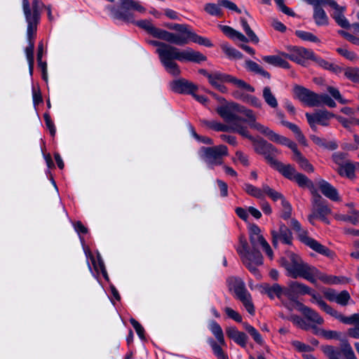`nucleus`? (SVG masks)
<instances>
[{
	"mask_svg": "<svg viewBox=\"0 0 359 359\" xmlns=\"http://www.w3.org/2000/svg\"><path fill=\"white\" fill-rule=\"evenodd\" d=\"M224 311L229 318L235 320L237 323L242 322V316L239 314V313L230 307H225L224 308Z\"/></svg>",
	"mask_w": 359,
	"mask_h": 359,
	"instance_id": "0e129e2a",
	"label": "nucleus"
},
{
	"mask_svg": "<svg viewBox=\"0 0 359 359\" xmlns=\"http://www.w3.org/2000/svg\"><path fill=\"white\" fill-rule=\"evenodd\" d=\"M282 205V210H281V214L280 217L286 220L290 218L292 215V208L290 205V203L285 199V201H283L281 203Z\"/></svg>",
	"mask_w": 359,
	"mask_h": 359,
	"instance_id": "13d9d810",
	"label": "nucleus"
},
{
	"mask_svg": "<svg viewBox=\"0 0 359 359\" xmlns=\"http://www.w3.org/2000/svg\"><path fill=\"white\" fill-rule=\"evenodd\" d=\"M310 127L314 131L317 130V124L327 126L331 118L335 115L326 109L318 110L313 114L306 113L305 114Z\"/></svg>",
	"mask_w": 359,
	"mask_h": 359,
	"instance_id": "4468645a",
	"label": "nucleus"
},
{
	"mask_svg": "<svg viewBox=\"0 0 359 359\" xmlns=\"http://www.w3.org/2000/svg\"><path fill=\"white\" fill-rule=\"evenodd\" d=\"M222 5H219V1L217 4L208 3L204 6V10L209 15L216 17H221L223 15V12L220 8Z\"/></svg>",
	"mask_w": 359,
	"mask_h": 359,
	"instance_id": "a19ab883",
	"label": "nucleus"
},
{
	"mask_svg": "<svg viewBox=\"0 0 359 359\" xmlns=\"http://www.w3.org/2000/svg\"><path fill=\"white\" fill-rule=\"evenodd\" d=\"M266 136L271 140L274 142L285 145L289 147L293 151V156H297L301 152L297 149V144L289 140L288 138L281 136L277 133H276L272 130H269Z\"/></svg>",
	"mask_w": 359,
	"mask_h": 359,
	"instance_id": "412c9836",
	"label": "nucleus"
},
{
	"mask_svg": "<svg viewBox=\"0 0 359 359\" xmlns=\"http://www.w3.org/2000/svg\"><path fill=\"white\" fill-rule=\"evenodd\" d=\"M280 55H265L262 57L263 61L273 66L289 69L290 64Z\"/></svg>",
	"mask_w": 359,
	"mask_h": 359,
	"instance_id": "7c9ffc66",
	"label": "nucleus"
},
{
	"mask_svg": "<svg viewBox=\"0 0 359 359\" xmlns=\"http://www.w3.org/2000/svg\"><path fill=\"white\" fill-rule=\"evenodd\" d=\"M221 48L225 54L231 58L241 59L243 57V54L241 52L231 47L227 43H222Z\"/></svg>",
	"mask_w": 359,
	"mask_h": 359,
	"instance_id": "8fccbe9b",
	"label": "nucleus"
},
{
	"mask_svg": "<svg viewBox=\"0 0 359 359\" xmlns=\"http://www.w3.org/2000/svg\"><path fill=\"white\" fill-rule=\"evenodd\" d=\"M299 166L308 172H313L314 171L313 166L309 162V161L300 153L296 156L292 157Z\"/></svg>",
	"mask_w": 359,
	"mask_h": 359,
	"instance_id": "79ce46f5",
	"label": "nucleus"
},
{
	"mask_svg": "<svg viewBox=\"0 0 359 359\" xmlns=\"http://www.w3.org/2000/svg\"><path fill=\"white\" fill-rule=\"evenodd\" d=\"M359 169L358 162H352L349 161L348 164L346 165V177L352 179L355 177V170Z\"/></svg>",
	"mask_w": 359,
	"mask_h": 359,
	"instance_id": "e2e57ef3",
	"label": "nucleus"
},
{
	"mask_svg": "<svg viewBox=\"0 0 359 359\" xmlns=\"http://www.w3.org/2000/svg\"><path fill=\"white\" fill-rule=\"evenodd\" d=\"M281 123L283 126L287 127L290 130H291L294 133L297 140L299 143H301L304 145L306 144V137L302 133L300 128L297 125H295L292 123L288 122V121H282Z\"/></svg>",
	"mask_w": 359,
	"mask_h": 359,
	"instance_id": "f704fd0d",
	"label": "nucleus"
},
{
	"mask_svg": "<svg viewBox=\"0 0 359 359\" xmlns=\"http://www.w3.org/2000/svg\"><path fill=\"white\" fill-rule=\"evenodd\" d=\"M236 107H239V104L232 103L224 106H221L217 109L218 114L229 124L230 126L236 122L241 121V118L237 114L238 113V109Z\"/></svg>",
	"mask_w": 359,
	"mask_h": 359,
	"instance_id": "2eb2a0df",
	"label": "nucleus"
},
{
	"mask_svg": "<svg viewBox=\"0 0 359 359\" xmlns=\"http://www.w3.org/2000/svg\"><path fill=\"white\" fill-rule=\"evenodd\" d=\"M316 183L325 197L334 201L340 200L337 190L330 183L323 179L318 180Z\"/></svg>",
	"mask_w": 359,
	"mask_h": 359,
	"instance_id": "a878e982",
	"label": "nucleus"
},
{
	"mask_svg": "<svg viewBox=\"0 0 359 359\" xmlns=\"http://www.w3.org/2000/svg\"><path fill=\"white\" fill-rule=\"evenodd\" d=\"M327 90L330 94V95L334 99L337 100L340 104H347V103L350 102L349 100H348L346 99H344L341 95V93H340L339 90L337 88H334L333 86H328L327 88Z\"/></svg>",
	"mask_w": 359,
	"mask_h": 359,
	"instance_id": "864d4df0",
	"label": "nucleus"
},
{
	"mask_svg": "<svg viewBox=\"0 0 359 359\" xmlns=\"http://www.w3.org/2000/svg\"><path fill=\"white\" fill-rule=\"evenodd\" d=\"M228 287L231 291H235L236 289H239L241 286L240 284H243L244 282L238 278L230 277L226 280Z\"/></svg>",
	"mask_w": 359,
	"mask_h": 359,
	"instance_id": "680f3d73",
	"label": "nucleus"
},
{
	"mask_svg": "<svg viewBox=\"0 0 359 359\" xmlns=\"http://www.w3.org/2000/svg\"><path fill=\"white\" fill-rule=\"evenodd\" d=\"M263 98L265 102L271 108H276L278 105V101L272 93L271 88L269 86H266L263 89Z\"/></svg>",
	"mask_w": 359,
	"mask_h": 359,
	"instance_id": "4c0bfd02",
	"label": "nucleus"
},
{
	"mask_svg": "<svg viewBox=\"0 0 359 359\" xmlns=\"http://www.w3.org/2000/svg\"><path fill=\"white\" fill-rule=\"evenodd\" d=\"M244 329L252 337L253 339L259 344L263 343V339L258 331L248 323H243Z\"/></svg>",
	"mask_w": 359,
	"mask_h": 359,
	"instance_id": "3c124183",
	"label": "nucleus"
},
{
	"mask_svg": "<svg viewBox=\"0 0 359 359\" xmlns=\"http://www.w3.org/2000/svg\"><path fill=\"white\" fill-rule=\"evenodd\" d=\"M311 194V213L308 216V220L311 224H314V220L319 219L326 224H329L327 217L332 213L331 209L327 202L317 192L314 184L313 188H309Z\"/></svg>",
	"mask_w": 359,
	"mask_h": 359,
	"instance_id": "20e7f679",
	"label": "nucleus"
},
{
	"mask_svg": "<svg viewBox=\"0 0 359 359\" xmlns=\"http://www.w3.org/2000/svg\"><path fill=\"white\" fill-rule=\"evenodd\" d=\"M249 236L250 243L252 247V250H258L257 248L262 246L263 250L266 252L267 256L270 258H273V251L264 239L261 233V229L256 224H250L249 226Z\"/></svg>",
	"mask_w": 359,
	"mask_h": 359,
	"instance_id": "ddd939ff",
	"label": "nucleus"
},
{
	"mask_svg": "<svg viewBox=\"0 0 359 359\" xmlns=\"http://www.w3.org/2000/svg\"><path fill=\"white\" fill-rule=\"evenodd\" d=\"M222 31L229 37L231 39H237L241 41L247 42L248 41V38L244 36L242 33L236 31L232 27L226 25L221 26Z\"/></svg>",
	"mask_w": 359,
	"mask_h": 359,
	"instance_id": "c9c22d12",
	"label": "nucleus"
},
{
	"mask_svg": "<svg viewBox=\"0 0 359 359\" xmlns=\"http://www.w3.org/2000/svg\"><path fill=\"white\" fill-rule=\"evenodd\" d=\"M241 121L236 122L233 125L231 126V130L233 132H236L241 135L242 136L247 137L250 140H252V136L249 134V132L245 126H243L241 125Z\"/></svg>",
	"mask_w": 359,
	"mask_h": 359,
	"instance_id": "6e6d98bb",
	"label": "nucleus"
},
{
	"mask_svg": "<svg viewBox=\"0 0 359 359\" xmlns=\"http://www.w3.org/2000/svg\"><path fill=\"white\" fill-rule=\"evenodd\" d=\"M332 161L335 164L333 168L342 177H346V165L349 163V159L347 158V154L337 151L332 154Z\"/></svg>",
	"mask_w": 359,
	"mask_h": 359,
	"instance_id": "6ab92c4d",
	"label": "nucleus"
},
{
	"mask_svg": "<svg viewBox=\"0 0 359 359\" xmlns=\"http://www.w3.org/2000/svg\"><path fill=\"white\" fill-rule=\"evenodd\" d=\"M135 24L147 31L153 36L159 39L164 40L169 43H183V41L172 35L171 32L156 27L149 20H143L137 22L135 21Z\"/></svg>",
	"mask_w": 359,
	"mask_h": 359,
	"instance_id": "f8f14e48",
	"label": "nucleus"
},
{
	"mask_svg": "<svg viewBox=\"0 0 359 359\" xmlns=\"http://www.w3.org/2000/svg\"><path fill=\"white\" fill-rule=\"evenodd\" d=\"M290 225L292 228L297 233L299 240L303 243L323 255L328 257H332L334 254L333 252L325 246L321 245L315 239L309 237L307 231L302 228L300 223L297 219H292L290 221Z\"/></svg>",
	"mask_w": 359,
	"mask_h": 359,
	"instance_id": "6e6552de",
	"label": "nucleus"
},
{
	"mask_svg": "<svg viewBox=\"0 0 359 359\" xmlns=\"http://www.w3.org/2000/svg\"><path fill=\"white\" fill-rule=\"evenodd\" d=\"M341 352L346 359H357L353 350L349 344H345L342 348Z\"/></svg>",
	"mask_w": 359,
	"mask_h": 359,
	"instance_id": "774afa93",
	"label": "nucleus"
},
{
	"mask_svg": "<svg viewBox=\"0 0 359 359\" xmlns=\"http://www.w3.org/2000/svg\"><path fill=\"white\" fill-rule=\"evenodd\" d=\"M166 27L170 29H173L178 32L180 33L179 34H175L173 33L171 34L175 36L176 37L180 38V40L183 41V43H173L174 44L182 46L187 43L189 41L190 31L189 30L188 27L187 25L181 24H168L166 25Z\"/></svg>",
	"mask_w": 359,
	"mask_h": 359,
	"instance_id": "bb28decb",
	"label": "nucleus"
},
{
	"mask_svg": "<svg viewBox=\"0 0 359 359\" xmlns=\"http://www.w3.org/2000/svg\"><path fill=\"white\" fill-rule=\"evenodd\" d=\"M201 123L203 126H205L215 131L227 132L231 130V126H227L215 121H207L202 120Z\"/></svg>",
	"mask_w": 359,
	"mask_h": 359,
	"instance_id": "ea45409f",
	"label": "nucleus"
},
{
	"mask_svg": "<svg viewBox=\"0 0 359 359\" xmlns=\"http://www.w3.org/2000/svg\"><path fill=\"white\" fill-rule=\"evenodd\" d=\"M208 81L215 88L223 93L227 91V88L223 84L226 82L231 83L238 88L249 92L255 91V88L243 80L219 72H212L211 76H208Z\"/></svg>",
	"mask_w": 359,
	"mask_h": 359,
	"instance_id": "39448f33",
	"label": "nucleus"
},
{
	"mask_svg": "<svg viewBox=\"0 0 359 359\" xmlns=\"http://www.w3.org/2000/svg\"><path fill=\"white\" fill-rule=\"evenodd\" d=\"M313 19L316 24L318 26L328 25V17L325 11L320 6L314 7Z\"/></svg>",
	"mask_w": 359,
	"mask_h": 359,
	"instance_id": "473e14b6",
	"label": "nucleus"
},
{
	"mask_svg": "<svg viewBox=\"0 0 359 359\" xmlns=\"http://www.w3.org/2000/svg\"><path fill=\"white\" fill-rule=\"evenodd\" d=\"M300 311L302 314L311 322L317 324L322 325L324 323L323 318L314 310L311 308L302 305Z\"/></svg>",
	"mask_w": 359,
	"mask_h": 359,
	"instance_id": "c756f323",
	"label": "nucleus"
},
{
	"mask_svg": "<svg viewBox=\"0 0 359 359\" xmlns=\"http://www.w3.org/2000/svg\"><path fill=\"white\" fill-rule=\"evenodd\" d=\"M240 97L243 102L252 105V107L261 108L262 106V102L254 95H242Z\"/></svg>",
	"mask_w": 359,
	"mask_h": 359,
	"instance_id": "4d7b16f0",
	"label": "nucleus"
},
{
	"mask_svg": "<svg viewBox=\"0 0 359 359\" xmlns=\"http://www.w3.org/2000/svg\"><path fill=\"white\" fill-rule=\"evenodd\" d=\"M236 107L238 109L239 114H243L246 117L245 119L242 120L243 121L248 123L251 128L259 131L266 136L270 128L257 122L256 116L251 109H247L241 105Z\"/></svg>",
	"mask_w": 359,
	"mask_h": 359,
	"instance_id": "dca6fc26",
	"label": "nucleus"
},
{
	"mask_svg": "<svg viewBox=\"0 0 359 359\" xmlns=\"http://www.w3.org/2000/svg\"><path fill=\"white\" fill-rule=\"evenodd\" d=\"M285 177L290 180L294 181L301 187L313 188V182L310 180L306 175L297 172L295 168L290 165H285L278 161L273 167Z\"/></svg>",
	"mask_w": 359,
	"mask_h": 359,
	"instance_id": "9b49d317",
	"label": "nucleus"
},
{
	"mask_svg": "<svg viewBox=\"0 0 359 359\" xmlns=\"http://www.w3.org/2000/svg\"><path fill=\"white\" fill-rule=\"evenodd\" d=\"M150 43L157 47L156 51L161 64L165 69L173 76H178L180 74V67L175 60L196 63L206 60L205 55L190 48L181 50L175 46L158 41H151Z\"/></svg>",
	"mask_w": 359,
	"mask_h": 359,
	"instance_id": "f257e3e1",
	"label": "nucleus"
},
{
	"mask_svg": "<svg viewBox=\"0 0 359 359\" xmlns=\"http://www.w3.org/2000/svg\"><path fill=\"white\" fill-rule=\"evenodd\" d=\"M335 318L347 325H354L355 326L359 324V313H355L351 316L346 317L337 312Z\"/></svg>",
	"mask_w": 359,
	"mask_h": 359,
	"instance_id": "49530a36",
	"label": "nucleus"
},
{
	"mask_svg": "<svg viewBox=\"0 0 359 359\" xmlns=\"http://www.w3.org/2000/svg\"><path fill=\"white\" fill-rule=\"evenodd\" d=\"M245 67L250 72L259 74L264 77L270 78V74L268 72L265 71L261 66H259L255 62L252 60L245 61Z\"/></svg>",
	"mask_w": 359,
	"mask_h": 359,
	"instance_id": "58836bf2",
	"label": "nucleus"
},
{
	"mask_svg": "<svg viewBox=\"0 0 359 359\" xmlns=\"http://www.w3.org/2000/svg\"><path fill=\"white\" fill-rule=\"evenodd\" d=\"M170 88L178 93L191 94L197 89L196 86L184 79H180L172 81L170 84Z\"/></svg>",
	"mask_w": 359,
	"mask_h": 359,
	"instance_id": "aec40b11",
	"label": "nucleus"
},
{
	"mask_svg": "<svg viewBox=\"0 0 359 359\" xmlns=\"http://www.w3.org/2000/svg\"><path fill=\"white\" fill-rule=\"evenodd\" d=\"M279 154V151L271 144V149H270L266 150V151L262 155L264 156L268 163H269L271 166L273 168L275 165L278 162V161L276 160L275 157Z\"/></svg>",
	"mask_w": 359,
	"mask_h": 359,
	"instance_id": "37998d69",
	"label": "nucleus"
},
{
	"mask_svg": "<svg viewBox=\"0 0 359 359\" xmlns=\"http://www.w3.org/2000/svg\"><path fill=\"white\" fill-rule=\"evenodd\" d=\"M209 329L215 337L218 342L223 346H226L224 333L221 326L215 320H211L209 324Z\"/></svg>",
	"mask_w": 359,
	"mask_h": 359,
	"instance_id": "2f4dec72",
	"label": "nucleus"
},
{
	"mask_svg": "<svg viewBox=\"0 0 359 359\" xmlns=\"http://www.w3.org/2000/svg\"><path fill=\"white\" fill-rule=\"evenodd\" d=\"M243 189L248 194L257 198H263L264 197L263 187L262 189H259L252 184L245 183L243 185Z\"/></svg>",
	"mask_w": 359,
	"mask_h": 359,
	"instance_id": "e433bc0d",
	"label": "nucleus"
},
{
	"mask_svg": "<svg viewBox=\"0 0 359 359\" xmlns=\"http://www.w3.org/2000/svg\"><path fill=\"white\" fill-rule=\"evenodd\" d=\"M345 11V6H339L334 10L332 17L339 26L342 28L348 29L351 27V24L344 14Z\"/></svg>",
	"mask_w": 359,
	"mask_h": 359,
	"instance_id": "c85d7f7f",
	"label": "nucleus"
},
{
	"mask_svg": "<svg viewBox=\"0 0 359 359\" xmlns=\"http://www.w3.org/2000/svg\"><path fill=\"white\" fill-rule=\"evenodd\" d=\"M234 163L239 162L244 166L249 165L248 156L241 151L236 152V156L233 158Z\"/></svg>",
	"mask_w": 359,
	"mask_h": 359,
	"instance_id": "69168bd1",
	"label": "nucleus"
},
{
	"mask_svg": "<svg viewBox=\"0 0 359 359\" xmlns=\"http://www.w3.org/2000/svg\"><path fill=\"white\" fill-rule=\"evenodd\" d=\"M312 330L314 334L321 335L327 339H337L339 337V334L336 331L325 330L317 326L312 327Z\"/></svg>",
	"mask_w": 359,
	"mask_h": 359,
	"instance_id": "a18cd8bd",
	"label": "nucleus"
},
{
	"mask_svg": "<svg viewBox=\"0 0 359 359\" xmlns=\"http://www.w3.org/2000/svg\"><path fill=\"white\" fill-rule=\"evenodd\" d=\"M22 6L27 26L30 31L33 27H37L41 18V12L43 7V3L41 0H32V5L29 0H22Z\"/></svg>",
	"mask_w": 359,
	"mask_h": 359,
	"instance_id": "9d476101",
	"label": "nucleus"
},
{
	"mask_svg": "<svg viewBox=\"0 0 359 359\" xmlns=\"http://www.w3.org/2000/svg\"><path fill=\"white\" fill-rule=\"evenodd\" d=\"M240 245L237 248V252L241 256L243 264L253 273H257V266L262 264V256L259 250L250 251L248 243L245 237L241 236L239 238Z\"/></svg>",
	"mask_w": 359,
	"mask_h": 359,
	"instance_id": "423d86ee",
	"label": "nucleus"
},
{
	"mask_svg": "<svg viewBox=\"0 0 359 359\" xmlns=\"http://www.w3.org/2000/svg\"><path fill=\"white\" fill-rule=\"evenodd\" d=\"M201 158L210 167L223 164L224 158L228 156V148L224 144L211 147H203L199 151Z\"/></svg>",
	"mask_w": 359,
	"mask_h": 359,
	"instance_id": "1a4fd4ad",
	"label": "nucleus"
},
{
	"mask_svg": "<svg viewBox=\"0 0 359 359\" xmlns=\"http://www.w3.org/2000/svg\"><path fill=\"white\" fill-rule=\"evenodd\" d=\"M281 55L299 64L304 63L306 59H315L312 50L302 47H292L290 49V53H281Z\"/></svg>",
	"mask_w": 359,
	"mask_h": 359,
	"instance_id": "f3484780",
	"label": "nucleus"
},
{
	"mask_svg": "<svg viewBox=\"0 0 359 359\" xmlns=\"http://www.w3.org/2000/svg\"><path fill=\"white\" fill-rule=\"evenodd\" d=\"M263 189L264 194H266L273 201H276L278 200H280L282 203L283 201L285 200V198L281 193L271 189L269 185L263 184Z\"/></svg>",
	"mask_w": 359,
	"mask_h": 359,
	"instance_id": "09e8293b",
	"label": "nucleus"
},
{
	"mask_svg": "<svg viewBox=\"0 0 359 359\" xmlns=\"http://www.w3.org/2000/svg\"><path fill=\"white\" fill-rule=\"evenodd\" d=\"M294 96L306 105L320 107L326 105L330 108L336 107V102L328 95L325 93L318 94L301 86H295L293 89Z\"/></svg>",
	"mask_w": 359,
	"mask_h": 359,
	"instance_id": "7ed1b4c3",
	"label": "nucleus"
},
{
	"mask_svg": "<svg viewBox=\"0 0 359 359\" xmlns=\"http://www.w3.org/2000/svg\"><path fill=\"white\" fill-rule=\"evenodd\" d=\"M189 39L194 41V43L205 46L206 47H211L212 46V43L208 39L198 36L191 32V31L190 34L189 36Z\"/></svg>",
	"mask_w": 359,
	"mask_h": 359,
	"instance_id": "5fc2aeb1",
	"label": "nucleus"
},
{
	"mask_svg": "<svg viewBox=\"0 0 359 359\" xmlns=\"http://www.w3.org/2000/svg\"><path fill=\"white\" fill-rule=\"evenodd\" d=\"M272 234V243L274 247H276L279 241H282L285 244H290L292 240V234L290 229L284 224H280L279 231H273Z\"/></svg>",
	"mask_w": 359,
	"mask_h": 359,
	"instance_id": "5701e85b",
	"label": "nucleus"
},
{
	"mask_svg": "<svg viewBox=\"0 0 359 359\" xmlns=\"http://www.w3.org/2000/svg\"><path fill=\"white\" fill-rule=\"evenodd\" d=\"M37 27H33V30L30 31L29 27H27V40L28 46L26 47L25 51L27 61L34 60V39L36 36Z\"/></svg>",
	"mask_w": 359,
	"mask_h": 359,
	"instance_id": "cd10ccee",
	"label": "nucleus"
},
{
	"mask_svg": "<svg viewBox=\"0 0 359 359\" xmlns=\"http://www.w3.org/2000/svg\"><path fill=\"white\" fill-rule=\"evenodd\" d=\"M321 350L328 359H340L341 351L338 348L327 345L322 346Z\"/></svg>",
	"mask_w": 359,
	"mask_h": 359,
	"instance_id": "c03bdc74",
	"label": "nucleus"
},
{
	"mask_svg": "<svg viewBox=\"0 0 359 359\" xmlns=\"http://www.w3.org/2000/svg\"><path fill=\"white\" fill-rule=\"evenodd\" d=\"M344 75L353 82L359 81V69L358 68H347L344 71Z\"/></svg>",
	"mask_w": 359,
	"mask_h": 359,
	"instance_id": "bf43d9fd",
	"label": "nucleus"
},
{
	"mask_svg": "<svg viewBox=\"0 0 359 359\" xmlns=\"http://www.w3.org/2000/svg\"><path fill=\"white\" fill-rule=\"evenodd\" d=\"M241 285L239 289H236L233 292L237 299H238L245 306L248 312L253 315L255 313V307L252 302L250 294L245 288V283L240 284Z\"/></svg>",
	"mask_w": 359,
	"mask_h": 359,
	"instance_id": "a211bd4d",
	"label": "nucleus"
},
{
	"mask_svg": "<svg viewBox=\"0 0 359 359\" xmlns=\"http://www.w3.org/2000/svg\"><path fill=\"white\" fill-rule=\"evenodd\" d=\"M312 302L316 304L320 309L326 312L327 314H330L334 318L336 315H337L338 311L327 304V303L323 301L320 297L313 294L312 296Z\"/></svg>",
	"mask_w": 359,
	"mask_h": 359,
	"instance_id": "72a5a7b5",
	"label": "nucleus"
},
{
	"mask_svg": "<svg viewBox=\"0 0 359 359\" xmlns=\"http://www.w3.org/2000/svg\"><path fill=\"white\" fill-rule=\"evenodd\" d=\"M291 320L294 324L298 325L299 327H301L302 329L305 330H308L310 329L312 330V327L314 326V325H309L308 323H306V321L304 319H302V318H300L299 316H292Z\"/></svg>",
	"mask_w": 359,
	"mask_h": 359,
	"instance_id": "338daca9",
	"label": "nucleus"
},
{
	"mask_svg": "<svg viewBox=\"0 0 359 359\" xmlns=\"http://www.w3.org/2000/svg\"><path fill=\"white\" fill-rule=\"evenodd\" d=\"M286 290L289 293L287 299L290 300H294L297 295L310 294L311 292L309 287L297 281L290 282L287 287H286Z\"/></svg>",
	"mask_w": 359,
	"mask_h": 359,
	"instance_id": "4be33fe9",
	"label": "nucleus"
},
{
	"mask_svg": "<svg viewBox=\"0 0 359 359\" xmlns=\"http://www.w3.org/2000/svg\"><path fill=\"white\" fill-rule=\"evenodd\" d=\"M264 292L271 298L274 299L276 297L278 298L283 303L284 297L287 298L289 295L286 287H281L278 284H273V285H266L263 287Z\"/></svg>",
	"mask_w": 359,
	"mask_h": 359,
	"instance_id": "393cba45",
	"label": "nucleus"
},
{
	"mask_svg": "<svg viewBox=\"0 0 359 359\" xmlns=\"http://www.w3.org/2000/svg\"><path fill=\"white\" fill-rule=\"evenodd\" d=\"M282 265L287 270L288 276L293 278L302 277L312 283H315L317 280L325 284L340 283L338 277L322 273L316 267L304 262L299 256L292 252L288 254L287 259L282 260Z\"/></svg>",
	"mask_w": 359,
	"mask_h": 359,
	"instance_id": "f03ea898",
	"label": "nucleus"
},
{
	"mask_svg": "<svg viewBox=\"0 0 359 359\" xmlns=\"http://www.w3.org/2000/svg\"><path fill=\"white\" fill-rule=\"evenodd\" d=\"M210 344L214 354L217 356L218 359H229L227 355L224 353L222 348V346L219 343L217 344L214 340H210Z\"/></svg>",
	"mask_w": 359,
	"mask_h": 359,
	"instance_id": "603ef678",
	"label": "nucleus"
},
{
	"mask_svg": "<svg viewBox=\"0 0 359 359\" xmlns=\"http://www.w3.org/2000/svg\"><path fill=\"white\" fill-rule=\"evenodd\" d=\"M296 35L299 38H300L304 41H312V42H319V39H318V37L316 36L315 35H313L311 32L299 30V31L296 32Z\"/></svg>",
	"mask_w": 359,
	"mask_h": 359,
	"instance_id": "052dcab7",
	"label": "nucleus"
},
{
	"mask_svg": "<svg viewBox=\"0 0 359 359\" xmlns=\"http://www.w3.org/2000/svg\"><path fill=\"white\" fill-rule=\"evenodd\" d=\"M144 13L146 11L140 2L134 0H121L119 8L113 13L114 17L128 23H135L134 12Z\"/></svg>",
	"mask_w": 359,
	"mask_h": 359,
	"instance_id": "0eeeda50",
	"label": "nucleus"
},
{
	"mask_svg": "<svg viewBox=\"0 0 359 359\" xmlns=\"http://www.w3.org/2000/svg\"><path fill=\"white\" fill-rule=\"evenodd\" d=\"M325 297L330 302H334L341 306H346L351 300V296L346 290L337 292L334 290L325 292Z\"/></svg>",
	"mask_w": 359,
	"mask_h": 359,
	"instance_id": "b1692460",
	"label": "nucleus"
},
{
	"mask_svg": "<svg viewBox=\"0 0 359 359\" xmlns=\"http://www.w3.org/2000/svg\"><path fill=\"white\" fill-rule=\"evenodd\" d=\"M314 58L313 59L314 61H316L319 66L323 67L325 69H329L333 72L339 73L341 72V68L338 67L336 65H334L332 63H330L322 58L318 57L314 55Z\"/></svg>",
	"mask_w": 359,
	"mask_h": 359,
	"instance_id": "de8ad7c7",
	"label": "nucleus"
}]
</instances>
